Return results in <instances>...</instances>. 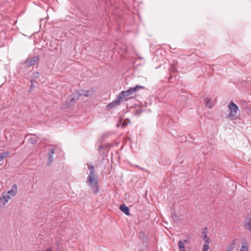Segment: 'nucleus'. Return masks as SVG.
Returning <instances> with one entry per match:
<instances>
[{
    "mask_svg": "<svg viewBox=\"0 0 251 251\" xmlns=\"http://www.w3.org/2000/svg\"><path fill=\"white\" fill-rule=\"evenodd\" d=\"M130 123V121L129 119H127L125 121H124L122 124V127L123 128H124L128 124Z\"/></svg>",
    "mask_w": 251,
    "mask_h": 251,
    "instance_id": "obj_21",
    "label": "nucleus"
},
{
    "mask_svg": "<svg viewBox=\"0 0 251 251\" xmlns=\"http://www.w3.org/2000/svg\"><path fill=\"white\" fill-rule=\"evenodd\" d=\"M139 238L143 243H148V238L144 231H140L139 232Z\"/></svg>",
    "mask_w": 251,
    "mask_h": 251,
    "instance_id": "obj_13",
    "label": "nucleus"
},
{
    "mask_svg": "<svg viewBox=\"0 0 251 251\" xmlns=\"http://www.w3.org/2000/svg\"><path fill=\"white\" fill-rule=\"evenodd\" d=\"M244 227L251 232V217L249 216L245 219Z\"/></svg>",
    "mask_w": 251,
    "mask_h": 251,
    "instance_id": "obj_9",
    "label": "nucleus"
},
{
    "mask_svg": "<svg viewBox=\"0 0 251 251\" xmlns=\"http://www.w3.org/2000/svg\"><path fill=\"white\" fill-rule=\"evenodd\" d=\"M177 63H178V62L177 60H173L171 65L174 66H176Z\"/></svg>",
    "mask_w": 251,
    "mask_h": 251,
    "instance_id": "obj_28",
    "label": "nucleus"
},
{
    "mask_svg": "<svg viewBox=\"0 0 251 251\" xmlns=\"http://www.w3.org/2000/svg\"><path fill=\"white\" fill-rule=\"evenodd\" d=\"M173 78V75L172 74H170V76L169 77V80H170Z\"/></svg>",
    "mask_w": 251,
    "mask_h": 251,
    "instance_id": "obj_33",
    "label": "nucleus"
},
{
    "mask_svg": "<svg viewBox=\"0 0 251 251\" xmlns=\"http://www.w3.org/2000/svg\"><path fill=\"white\" fill-rule=\"evenodd\" d=\"M29 141L32 144H35L37 142V139L36 137H30L29 139Z\"/></svg>",
    "mask_w": 251,
    "mask_h": 251,
    "instance_id": "obj_20",
    "label": "nucleus"
},
{
    "mask_svg": "<svg viewBox=\"0 0 251 251\" xmlns=\"http://www.w3.org/2000/svg\"><path fill=\"white\" fill-rule=\"evenodd\" d=\"M181 242L183 243L184 244L190 243V238L189 239H185L183 240H180Z\"/></svg>",
    "mask_w": 251,
    "mask_h": 251,
    "instance_id": "obj_27",
    "label": "nucleus"
},
{
    "mask_svg": "<svg viewBox=\"0 0 251 251\" xmlns=\"http://www.w3.org/2000/svg\"><path fill=\"white\" fill-rule=\"evenodd\" d=\"M56 149V146L50 149L48 153V165L49 166L50 165L53 161V157L52 155L54 153Z\"/></svg>",
    "mask_w": 251,
    "mask_h": 251,
    "instance_id": "obj_8",
    "label": "nucleus"
},
{
    "mask_svg": "<svg viewBox=\"0 0 251 251\" xmlns=\"http://www.w3.org/2000/svg\"><path fill=\"white\" fill-rule=\"evenodd\" d=\"M8 151H4L0 153V161L2 160L3 158H6L9 155Z\"/></svg>",
    "mask_w": 251,
    "mask_h": 251,
    "instance_id": "obj_17",
    "label": "nucleus"
},
{
    "mask_svg": "<svg viewBox=\"0 0 251 251\" xmlns=\"http://www.w3.org/2000/svg\"><path fill=\"white\" fill-rule=\"evenodd\" d=\"M177 72L176 66L171 65V68L169 69V72L170 74L174 73Z\"/></svg>",
    "mask_w": 251,
    "mask_h": 251,
    "instance_id": "obj_19",
    "label": "nucleus"
},
{
    "mask_svg": "<svg viewBox=\"0 0 251 251\" xmlns=\"http://www.w3.org/2000/svg\"><path fill=\"white\" fill-rule=\"evenodd\" d=\"M226 251H232L231 250H227Z\"/></svg>",
    "mask_w": 251,
    "mask_h": 251,
    "instance_id": "obj_38",
    "label": "nucleus"
},
{
    "mask_svg": "<svg viewBox=\"0 0 251 251\" xmlns=\"http://www.w3.org/2000/svg\"><path fill=\"white\" fill-rule=\"evenodd\" d=\"M105 148V146H100L99 147V149H104Z\"/></svg>",
    "mask_w": 251,
    "mask_h": 251,
    "instance_id": "obj_35",
    "label": "nucleus"
},
{
    "mask_svg": "<svg viewBox=\"0 0 251 251\" xmlns=\"http://www.w3.org/2000/svg\"><path fill=\"white\" fill-rule=\"evenodd\" d=\"M55 245L56 246H59L60 245V242L58 240H57L55 241Z\"/></svg>",
    "mask_w": 251,
    "mask_h": 251,
    "instance_id": "obj_30",
    "label": "nucleus"
},
{
    "mask_svg": "<svg viewBox=\"0 0 251 251\" xmlns=\"http://www.w3.org/2000/svg\"><path fill=\"white\" fill-rule=\"evenodd\" d=\"M171 217L174 222L176 223H178L180 220L179 217L175 213H172Z\"/></svg>",
    "mask_w": 251,
    "mask_h": 251,
    "instance_id": "obj_15",
    "label": "nucleus"
},
{
    "mask_svg": "<svg viewBox=\"0 0 251 251\" xmlns=\"http://www.w3.org/2000/svg\"><path fill=\"white\" fill-rule=\"evenodd\" d=\"M88 168L90 170V172L87 178L86 182L93 191L94 194L97 195L100 191L98 176L95 174L94 166L88 164Z\"/></svg>",
    "mask_w": 251,
    "mask_h": 251,
    "instance_id": "obj_1",
    "label": "nucleus"
},
{
    "mask_svg": "<svg viewBox=\"0 0 251 251\" xmlns=\"http://www.w3.org/2000/svg\"><path fill=\"white\" fill-rule=\"evenodd\" d=\"M148 249V246H146L145 249H140L139 251H147Z\"/></svg>",
    "mask_w": 251,
    "mask_h": 251,
    "instance_id": "obj_32",
    "label": "nucleus"
},
{
    "mask_svg": "<svg viewBox=\"0 0 251 251\" xmlns=\"http://www.w3.org/2000/svg\"><path fill=\"white\" fill-rule=\"evenodd\" d=\"M39 55L34 56L32 57H28L23 64L25 67H28L35 65L39 61Z\"/></svg>",
    "mask_w": 251,
    "mask_h": 251,
    "instance_id": "obj_4",
    "label": "nucleus"
},
{
    "mask_svg": "<svg viewBox=\"0 0 251 251\" xmlns=\"http://www.w3.org/2000/svg\"><path fill=\"white\" fill-rule=\"evenodd\" d=\"M120 210L126 215L129 216L130 215L129 208L125 204H121L119 207Z\"/></svg>",
    "mask_w": 251,
    "mask_h": 251,
    "instance_id": "obj_12",
    "label": "nucleus"
},
{
    "mask_svg": "<svg viewBox=\"0 0 251 251\" xmlns=\"http://www.w3.org/2000/svg\"><path fill=\"white\" fill-rule=\"evenodd\" d=\"M93 94V91L92 90H81L80 91V93L79 94V96H84L86 97H88L91 96Z\"/></svg>",
    "mask_w": 251,
    "mask_h": 251,
    "instance_id": "obj_11",
    "label": "nucleus"
},
{
    "mask_svg": "<svg viewBox=\"0 0 251 251\" xmlns=\"http://www.w3.org/2000/svg\"><path fill=\"white\" fill-rule=\"evenodd\" d=\"M189 136L191 138L193 139L192 136H190V135H189Z\"/></svg>",
    "mask_w": 251,
    "mask_h": 251,
    "instance_id": "obj_37",
    "label": "nucleus"
},
{
    "mask_svg": "<svg viewBox=\"0 0 251 251\" xmlns=\"http://www.w3.org/2000/svg\"><path fill=\"white\" fill-rule=\"evenodd\" d=\"M202 234L203 235V238L205 241L208 244L210 241V239L207 235V231L203 230Z\"/></svg>",
    "mask_w": 251,
    "mask_h": 251,
    "instance_id": "obj_18",
    "label": "nucleus"
},
{
    "mask_svg": "<svg viewBox=\"0 0 251 251\" xmlns=\"http://www.w3.org/2000/svg\"><path fill=\"white\" fill-rule=\"evenodd\" d=\"M78 97L77 98H76L75 95L74 94L70 95L66 101V107L69 108L73 105L78 100Z\"/></svg>",
    "mask_w": 251,
    "mask_h": 251,
    "instance_id": "obj_6",
    "label": "nucleus"
},
{
    "mask_svg": "<svg viewBox=\"0 0 251 251\" xmlns=\"http://www.w3.org/2000/svg\"><path fill=\"white\" fill-rule=\"evenodd\" d=\"M207 227H205L203 229V230H204L205 231H207Z\"/></svg>",
    "mask_w": 251,
    "mask_h": 251,
    "instance_id": "obj_36",
    "label": "nucleus"
},
{
    "mask_svg": "<svg viewBox=\"0 0 251 251\" xmlns=\"http://www.w3.org/2000/svg\"><path fill=\"white\" fill-rule=\"evenodd\" d=\"M11 199V197L7 193H3L2 197L0 198V208L3 207Z\"/></svg>",
    "mask_w": 251,
    "mask_h": 251,
    "instance_id": "obj_7",
    "label": "nucleus"
},
{
    "mask_svg": "<svg viewBox=\"0 0 251 251\" xmlns=\"http://www.w3.org/2000/svg\"><path fill=\"white\" fill-rule=\"evenodd\" d=\"M44 251H52V250L51 248H48Z\"/></svg>",
    "mask_w": 251,
    "mask_h": 251,
    "instance_id": "obj_34",
    "label": "nucleus"
},
{
    "mask_svg": "<svg viewBox=\"0 0 251 251\" xmlns=\"http://www.w3.org/2000/svg\"><path fill=\"white\" fill-rule=\"evenodd\" d=\"M229 113L227 117L231 120H236L240 115V111L237 105L232 101H231L228 105Z\"/></svg>",
    "mask_w": 251,
    "mask_h": 251,
    "instance_id": "obj_3",
    "label": "nucleus"
},
{
    "mask_svg": "<svg viewBox=\"0 0 251 251\" xmlns=\"http://www.w3.org/2000/svg\"><path fill=\"white\" fill-rule=\"evenodd\" d=\"M205 105L207 107L211 108L213 107V105L211 102V98H206L205 99Z\"/></svg>",
    "mask_w": 251,
    "mask_h": 251,
    "instance_id": "obj_14",
    "label": "nucleus"
},
{
    "mask_svg": "<svg viewBox=\"0 0 251 251\" xmlns=\"http://www.w3.org/2000/svg\"><path fill=\"white\" fill-rule=\"evenodd\" d=\"M144 89V86L139 85H136L134 87L130 88L126 91L121 92L119 94V99H121L122 101H127L134 98L135 94L137 91Z\"/></svg>",
    "mask_w": 251,
    "mask_h": 251,
    "instance_id": "obj_2",
    "label": "nucleus"
},
{
    "mask_svg": "<svg viewBox=\"0 0 251 251\" xmlns=\"http://www.w3.org/2000/svg\"><path fill=\"white\" fill-rule=\"evenodd\" d=\"M30 82H31V86H30V89H32V88L33 87V80L31 79Z\"/></svg>",
    "mask_w": 251,
    "mask_h": 251,
    "instance_id": "obj_31",
    "label": "nucleus"
},
{
    "mask_svg": "<svg viewBox=\"0 0 251 251\" xmlns=\"http://www.w3.org/2000/svg\"><path fill=\"white\" fill-rule=\"evenodd\" d=\"M7 194H10L12 197H14L17 194V186L16 184H14L11 189L7 191Z\"/></svg>",
    "mask_w": 251,
    "mask_h": 251,
    "instance_id": "obj_10",
    "label": "nucleus"
},
{
    "mask_svg": "<svg viewBox=\"0 0 251 251\" xmlns=\"http://www.w3.org/2000/svg\"><path fill=\"white\" fill-rule=\"evenodd\" d=\"M209 249V246L208 244H206L203 245L202 251H207Z\"/></svg>",
    "mask_w": 251,
    "mask_h": 251,
    "instance_id": "obj_23",
    "label": "nucleus"
},
{
    "mask_svg": "<svg viewBox=\"0 0 251 251\" xmlns=\"http://www.w3.org/2000/svg\"><path fill=\"white\" fill-rule=\"evenodd\" d=\"M142 112H143V110L140 109H138L135 111L134 114L137 116H139Z\"/></svg>",
    "mask_w": 251,
    "mask_h": 251,
    "instance_id": "obj_25",
    "label": "nucleus"
},
{
    "mask_svg": "<svg viewBox=\"0 0 251 251\" xmlns=\"http://www.w3.org/2000/svg\"><path fill=\"white\" fill-rule=\"evenodd\" d=\"M180 100H182L184 102V104H183V106H184L186 104V102L187 101V99L186 97L185 96H182L180 97Z\"/></svg>",
    "mask_w": 251,
    "mask_h": 251,
    "instance_id": "obj_24",
    "label": "nucleus"
},
{
    "mask_svg": "<svg viewBox=\"0 0 251 251\" xmlns=\"http://www.w3.org/2000/svg\"><path fill=\"white\" fill-rule=\"evenodd\" d=\"M40 76V73L38 72H34L32 74V77L33 78L37 79Z\"/></svg>",
    "mask_w": 251,
    "mask_h": 251,
    "instance_id": "obj_22",
    "label": "nucleus"
},
{
    "mask_svg": "<svg viewBox=\"0 0 251 251\" xmlns=\"http://www.w3.org/2000/svg\"><path fill=\"white\" fill-rule=\"evenodd\" d=\"M235 244H236L235 240H234L233 241L232 243V246H230V247H229L231 249L230 250H232V249H233V246L235 245Z\"/></svg>",
    "mask_w": 251,
    "mask_h": 251,
    "instance_id": "obj_29",
    "label": "nucleus"
},
{
    "mask_svg": "<svg viewBox=\"0 0 251 251\" xmlns=\"http://www.w3.org/2000/svg\"><path fill=\"white\" fill-rule=\"evenodd\" d=\"M180 140H181L182 142L183 141H187V137L186 136L183 135L180 137Z\"/></svg>",
    "mask_w": 251,
    "mask_h": 251,
    "instance_id": "obj_26",
    "label": "nucleus"
},
{
    "mask_svg": "<svg viewBox=\"0 0 251 251\" xmlns=\"http://www.w3.org/2000/svg\"><path fill=\"white\" fill-rule=\"evenodd\" d=\"M178 247L179 250L180 251H186V248L185 247V244H184L183 243L181 242L180 241H179L178 242Z\"/></svg>",
    "mask_w": 251,
    "mask_h": 251,
    "instance_id": "obj_16",
    "label": "nucleus"
},
{
    "mask_svg": "<svg viewBox=\"0 0 251 251\" xmlns=\"http://www.w3.org/2000/svg\"><path fill=\"white\" fill-rule=\"evenodd\" d=\"M121 101H122V99H119V95H118L115 100L106 106L105 109L106 110H109V109L120 105L121 104Z\"/></svg>",
    "mask_w": 251,
    "mask_h": 251,
    "instance_id": "obj_5",
    "label": "nucleus"
}]
</instances>
